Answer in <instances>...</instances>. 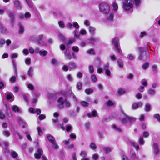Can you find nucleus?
I'll return each instance as SVG.
<instances>
[{"instance_id": "1", "label": "nucleus", "mask_w": 160, "mask_h": 160, "mask_svg": "<svg viewBox=\"0 0 160 160\" xmlns=\"http://www.w3.org/2000/svg\"><path fill=\"white\" fill-rule=\"evenodd\" d=\"M141 0H124L122 2V7L126 11L131 9L135 4L136 7L140 6L141 4Z\"/></svg>"}, {"instance_id": "2", "label": "nucleus", "mask_w": 160, "mask_h": 160, "mask_svg": "<svg viewBox=\"0 0 160 160\" xmlns=\"http://www.w3.org/2000/svg\"><path fill=\"white\" fill-rule=\"evenodd\" d=\"M58 108L61 109L64 108V104L65 107L69 108L70 107L71 103L66 98L63 99L62 97H60L58 100Z\"/></svg>"}, {"instance_id": "3", "label": "nucleus", "mask_w": 160, "mask_h": 160, "mask_svg": "<svg viewBox=\"0 0 160 160\" xmlns=\"http://www.w3.org/2000/svg\"><path fill=\"white\" fill-rule=\"evenodd\" d=\"M138 49L139 53V55L138 56V59L139 60H142L143 61H145L148 58L149 55H147L146 52H144L143 48L139 47Z\"/></svg>"}, {"instance_id": "4", "label": "nucleus", "mask_w": 160, "mask_h": 160, "mask_svg": "<svg viewBox=\"0 0 160 160\" xmlns=\"http://www.w3.org/2000/svg\"><path fill=\"white\" fill-rule=\"evenodd\" d=\"M99 7L100 11L103 13H107L110 11V6L106 3L100 4Z\"/></svg>"}, {"instance_id": "5", "label": "nucleus", "mask_w": 160, "mask_h": 160, "mask_svg": "<svg viewBox=\"0 0 160 160\" xmlns=\"http://www.w3.org/2000/svg\"><path fill=\"white\" fill-rule=\"evenodd\" d=\"M124 117L122 120V123H126L128 122H133L136 120L135 118L129 116L126 114H123Z\"/></svg>"}, {"instance_id": "6", "label": "nucleus", "mask_w": 160, "mask_h": 160, "mask_svg": "<svg viewBox=\"0 0 160 160\" xmlns=\"http://www.w3.org/2000/svg\"><path fill=\"white\" fill-rule=\"evenodd\" d=\"M119 43L118 39V38H116L112 39V43L115 48L117 49L118 52L120 54L122 53V51L121 49L118 47V43Z\"/></svg>"}, {"instance_id": "7", "label": "nucleus", "mask_w": 160, "mask_h": 160, "mask_svg": "<svg viewBox=\"0 0 160 160\" xmlns=\"http://www.w3.org/2000/svg\"><path fill=\"white\" fill-rule=\"evenodd\" d=\"M126 141L128 144H130L131 145L134 147L137 150L139 149V147L138 143L133 142L129 139H127Z\"/></svg>"}, {"instance_id": "8", "label": "nucleus", "mask_w": 160, "mask_h": 160, "mask_svg": "<svg viewBox=\"0 0 160 160\" xmlns=\"http://www.w3.org/2000/svg\"><path fill=\"white\" fill-rule=\"evenodd\" d=\"M16 16L15 13L14 12H9V13L8 16L11 18V22L12 25L15 21Z\"/></svg>"}, {"instance_id": "9", "label": "nucleus", "mask_w": 160, "mask_h": 160, "mask_svg": "<svg viewBox=\"0 0 160 160\" xmlns=\"http://www.w3.org/2000/svg\"><path fill=\"white\" fill-rule=\"evenodd\" d=\"M142 106V103L141 102H138L134 103L133 104L132 106V108L134 109L138 108L139 107H141Z\"/></svg>"}, {"instance_id": "10", "label": "nucleus", "mask_w": 160, "mask_h": 160, "mask_svg": "<svg viewBox=\"0 0 160 160\" xmlns=\"http://www.w3.org/2000/svg\"><path fill=\"white\" fill-rule=\"evenodd\" d=\"M64 55L66 59L70 60L72 58V56L70 53L69 50L68 48L66 49V50L65 52L64 53Z\"/></svg>"}, {"instance_id": "11", "label": "nucleus", "mask_w": 160, "mask_h": 160, "mask_svg": "<svg viewBox=\"0 0 160 160\" xmlns=\"http://www.w3.org/2000/svg\"><path fill=\"white\" fill-rule=\"evenodd\" d=\"M153 148L155 155H156L159 152V150L158 148V145L157 143H153Z\"/></svg>"}, {"instance_id": "12", "label": "nucleus", "mask_w": 160, "mask_h": 160, "mask_svg": "<svg viewBox=\"0 0 160 160\" xmlns=\"http://www.w3.org/2000/svg\"><path fill=\"white\" fill-rule=\"evenodd\" d=\"M43 153V151L42 150L38 149V153H35L34 154L35 157L37 159H39L42 155Z\"/></svg>"}, {"instance_id": "13", "label": "nucleus", "mask_w": 160, "mask_h": 160, "mask_svg": "<svg viewBox=\"0 0 160 160\" xmlns=\"http://www.w3.org/2000/svg\"><path fill=\"white\" fill-rule=\"evenodd\" d=\"M114 12H111L109 14L107 18V20L108 22H111L113 21V20Z\"/></svg>"}, {"instance_id": "14", "label": "nucleus", "mask_w": 160, "mask_h": 160, "mask_svg": "<svg viewBox=\"0 0 160 160\" xmlns=\"http://www.w3.org/2000/svg\"><path fill=\"white\" fill-rule=\"evenodd\" d=\"M87 115L89 118H90L91 117H95L96 116H98L97 112L95 110H94L92 112H91L88 113Z\"/></svg>"}, {"instance_id": "15", "label": "nucleus", "mask_w": 160, "mask_h": 160, "mask_svg": "<svg viewBox=\"0 0 160 160\" xmlns=\"http://www.w3.org/2000/svg\"><path fill=\"white\" fill-rule=\"evenodd\" d=\"M14 6L16 8L19 10H20L22 8V7L20 5V2L19 1L17 0L14 2Z\"/></svg>"}, {"instance_id": "16", "label": "nucleus", "mask_w": 160, "mask_h": 160, "mask_svg": "<svg viewBox=\"0 0 160 160\" xmlns=\"http://www.w3.org/2000/svg\"><path fill=\"white\" fill-rule=\"evenodd\" d=\"M130 154L131 160H139L135 152H131Z\"/></svg>"}, {"instance_id": "17", "label": "nucleus", "mask_w": 160, "mask_h": 160, "mask_svg": "<svg viewBox=\"0 0 160 160\" xmlns=\"http://www.w3.org/2000/svg\"><path fill=\"white\" fill-rule=\"evenodd\" d=\"M18 122L19 124L23 128H25V122L21 118H19L18 120Z\"/></svg>"}, {"instance_id": "18", "label": "nucleus", "mask_w": 160, "mask_h": 160, "mask_svg": "<svg viewBox=\"0 0 160 160\" xmlns=\"http://www.w3.org/2000/svg\"><path fill=\"white\" fill-rule=\"evenodd\" d=\"M112 6L113 7V11L112 12H116L118 9V4L116 2H114L112 3Z\"/></svg>"}, {"instance_id": "19", "label": "nucleus", "mask_w": 160, "mask_h": 160, "mask_svg": "<svg viewBox=\"0 0 160 160\" xmlns=\"http://www.w3.org/2000/svg\"><path fill=\"white\" fill-rule=\"evenodd\" d=\"M99 41V39L97 38H92L88 40V42L89 43L94 44L95 42Z\"/></svg>"}, {"instance_id": "20", "label": "nucleus", "mask_w": 160, "mask_h": 160, "mask_svg": "<svg viewBox=\"0 0 160 160\" xmlns=\"http://www.w3.org/2000/svg\"><path fill=\"white\" fill-rule=\"evenodd\" d=\"M88 29L90 33L93 35L95 33L96 29L95 27L90 26L89 27Z\"/></svg>"}, {"instance_id": "21", "label": "nucleus", "mask_w": 160, "mask_h": 160, "mask_svg": "<svg viewBox=\"0 0 160 160\" xmlns=\"http://www.w3.org/2000/svg\"><path fill=\"white\" fill-rule=\"evenodd\" d=\"M0 31L2 33H6L7 30L0 22Z\"/></svg>"}, {"instance_id": "22", "label": "nucleus", "mask_w": 160, "mask_h": 160, "mask_svg": "<svg viewBox=\"0 0 160 160\" xmlns=\"http://www.w3.org/2000/svg\"><path fill=\"white\" fill-rule=\"evenodd\" d=\"M59 116V114L57 112H55L53 114V116L56 118L55 119H52L53 122L56 123L58 122V117Z\"/></svg>"}, {"instance_id": "23", "label": "nucleus", "mask_w": 160, "mask_h": 160, "mask_svg": "<svg viewBox=\"0 0 160 160\" xmlns=\"http://www.w3.org/2000/svg\"><path fill=\"white\" fill-rule=\"evenodd\" d=\"M103 151L106 153H107L111 151V148L108 147H104L102 148Z\"/></svg>"}, {"instance_id": "24", "label": "nucleus", "mask_w": 160, "mask_h": 160, "mask_svg": "<svg viewBox=\"0 0 160 160\" xmlns=\"http://www.w3.org/2000/svg\"><path fill=\"white\" fill-rule=\"evenodd\" d=\"M47 138L49 141H50L51 143H52L54 141H55V140L54 138L53 137L52 135H48L47 136Z\"/></svg>"}, {"instance_id": "25", "label": "nucleus", "mask_w": 160, "mask_h": 160, "mask_svg": "<svg viewBox=\"0 0 160 160\" xmlns=\"http://www.w3.org/2000/svg\"><path fill=\"white\" fill-rule=\"evenodd\" d=\"M33 68L31 67L29 68L28 71V74L29 76L32 77L33 75Z\"/></svg>"}, {"instance_id": "26", "label": "nucleus", "mask_w": 160, "mask_h": 160, "mask_svg": "<svg viewBox=\"0 0 160 160\" xmlns=\"http://www.w3.org/2000/svg\"><path fill=\"white\" fill-rule=\"evenodd\" d=\"M118 64L120 68H122L123 66V63L122 60L120 59H118L117 60Z\"/></svg>"}, {"instance_id": "27", "label": "nucleus", "mask_w": 160, "mask_h": 160, "mask_svg": "<svg viewBox=\"0 0 160 160\" xmlns=\"http://www.w3.org/2000/svg\"><path fill=\"white\" fill-rule=\"evenodd\" d=\"M69 67L71 69H74L76 68V66L73 62H70L69 64Z\"/></svg>"}, {"instance_id": "28", "label": "nucleus", "mask_w": 160, "mask_h": 160, "mask_svg": "<svg viewBox=\"0 0 160 160\" xmlns=\"http://www.w3.org/2000/svg\"><path fill=\"white\" fill-rule=\"evenodd\" d=\"M151 105L148 104L147 103L145 106V110L146 112H149L151 109Z\"/></svg>"}, {"instance_id": "29", "label": "nucleus", "mask_w": 160, "mask_h": 160, "mask_svg": "<svg viewBox=\"0 0 160 160\" xmlns=\"http://www.w3.org/2000/svg\"><path fill=\"white\" fill-rule=\"evenodd\" d=\"M70 96L72 98L73 101L75 102H77L78 99L74 94L72 92L70 93Z\"/></svg>"}, {"instance_id": "30", "label": "nucleus", "mask_w": 160, "mask_h": 160, "mask_svg": "<svg viewBox=\"0 0 160 160\" xmlns=\"http://www.w3.org/2000/svg\"><path fill=\"white\" fill-rule=\"evenodd\" d=\"M85 92L87 94H90L92 93L93 92V89L91 88H89L86 89L85 90Z\"/></svg>"}, {"instance_id": "31", "label": "nucleus", "mask_w": 160, "mask_h": 160, "mask_svg": "<svg viewBox=\"0 0 160 160\" xmlns=\"http://www.w3.org/2000/svg\"><path fill=\"white\" fill-rule=\"evenodd\" d=\"M86 52L87 53L91 55H94L95 54L94 50L93 49L88 50Z\"/></svg>"}, {"instance_id": "32", "label": "nucleus", "mask_w": 160, "mask_h": 160, "mask_svg": "<svg viewBox=\"0 0 160 160\" xmlns=\"http://www.w3.org/2000/svg\"><path fill=\"white\" fill-rule=\"evenodd\" d=\"M14 97V96L13 94L10 93L9 94H8L7 95V98L8 100L12 99V101L13 100V98Z\"/></svg>"}, {"instance_id": "33", "label": "nucleus", "mask_w": 160, "mask_h": 160, "mask_svg": "<svg viewBox=\"0 0 160 160\" xmlns=\"http://www.w3.org/2000/svg\"><path fill=\"white\" fill-rule=\"evenodd\" d=\"M90 147L91 149L93 150L96 149L97 147L96 144L93 142H91V143L90 145Z\"/></svg>"}, {"instance_id": "34", "label": "nucleus", "mask_w": 160, "mask_h": 160, "mask_svg": "<svg viewBox=\"0 0 160 160\" xmlns=\"http://www.w3.org/2000/svg\"><path fill=\"white\" fill-rule=\"evenodd\" d=\"M148 93L149 94L154 95L155 93V91L152 89H149L148 91Z\"/></svg>"}, {"instance_id": "35", "label": "nucleus", "mask_w": 160, "mask_h": 160, "mask_svg": "<svg viewBox=\"0 0 160 160\" xmlns=\"http://www.w3.org/2000/svg\"><path fill=\"white\" fill-rule=\"evenodd\" d=\"M89 72L91 74L94 72V68L93 66L92 65H90L88 67Z\"/></svg>"}, {"instance_id": "36", "label": "nucleus", "mask_w": 160, "mask_h": 160, "mask_svg": "<svg viewBox=\"0 0 160 160\" xmlns=\"http://www.w3.org/2000/svg\"><path fill=\"white\" fill-rule=\"evenodd\" d=\"M149 65V63L148 62H146L142 65V68L143 69L146 70L148 67Z\"/></svg>"}, {"instance_id": "37", "label": "nucleus", "mask_w": 160, "mask_h": 160, "mask_svg": "<svg viewBox=\"0 0 160 160\" xmlns=\"http://www.w3.org/2000/svg\"><path fill=\"white\" fill-rule=\"evenodd\" d=\"M58 36L59 39L63 41V42H65V39L64 36L60 33H59L58 35Z\"/></svg>"}, {"instance_id": "38", "label": "nucleus", "mask_w": 160, "mask_h": 160, "mask_svg": "<svg viewBox=\"0 0 160 160\" xmlns=\"http://www.w3.org/2000/svg\"><path fill=\"white\" fill-rule=\"evenodd\" d=\"M48 53V52L46 50H41L39 54L40 56H42L44 57L45 56V55H47Z\"/></svg>"}, {"instance_id": "39", "label": "nucleus", "mask_w": 160, "mask_h": 160, "mask_svg": "<svg viewBox=\"0 0 160 160\" xmlns=\"http://www.w3.org/2000/svg\"><path fill=\"white\" fill-rule=\"evenodd\" d=\"M91 79L92 81L94 82H96L97 80L96 76L94 74H92L91 75Z\"/></svg>"}, {"instance_id": "40", "label": "nucleus", "mask_w": 160, "mask_h": 160, "mask_svg": "<svg viewBox=\"0 0 160 160\" xmlns=\"http://www.w3.org/2000/svg\"><path fill=\"white\" fill-rule=\"evenodd\" d=\"M12 109L13 111L15 112H18L19 111V109L18 107L16 105L12 106Z\"/></svg>"}, {"instance_id": "41", "label": "nucleus", "mask_w": 160, "mask_h": 160, "mask_svg": "<svg viewBox=\"0 0 160 160\" xmlns=\"http://www.w3.org/2000/svg\"><path fill=\"white\" fill-rule=\"evenodd\" d=\"M80 103H81L82 106L84 107H88L89 105L88 103L83 101H81Z\"/></svg>"}, {"instance_id": "42", "label": "nucleus", "mask_w": 160, "mask_h": 160, "mask_svg": "<svg viewBox=\"0 0 160 160\" xmlns=\"http://www.w3.org/2000/svg\"><path fill=\"white\" fill-rule=\"evenodd\" d=\"M80 155L83 158L87 156V153L86 151H81L80 153Z\"/></svg>"}, {"instance_id": "43", "label": "nucleus", "mask_w": 160, "mask_h": 160, "mask_svg": "<svg viewBox=\"0 0 160 160\" xmlns=\"http://www.w3.org/2000/svg\"><path fill=\"white\" fill-rule=\"evenodd\" d=\"M153 117L157 119V120L158 122H160V115L158 114H155L153 115Z\"/></svg>"}, {"instance_id": "44", "label": "nucleus", "mask_w": 160, "mask_h": 160, "mask_svg": "<svg viewBox=\"0 0 160 160\" xmlns=\"http://www.w3.org/2000/svg\"><path fill=\"white\" fill-rule=\"evenodd\" d=\"M24 29L23 27L21 25H20L19 29V33L20 34H21L22 33H23V32H24Z\"/></svg>"}, {"instance_id": "45", "label": "nucleus", "mask_w": 160, "mask_h": 160, "mask_svg": "<svg viewBox=\"0 0 160 160\" xmlns=\"http://www.w3.org/2000/svg\"><path fill=\"white\" fill-rule=\"evenodd\" d=\"M77 88L81 90L82 89V84L81 82H78L76 85Z\"/></svg>"}, {"instance_id": "46", "label": "nucleus", "mask_w": 160, "mask_h": 160, "mask_svg": "<svg viewBox=\"0 0 160 160\" xmlns=\"http://www.w3.org/2000/svg\"><path fill=\"white\" fill-rule=\"evenodd\" d=\"M27 3L29 5V6L31 8H33V6L32 4V2L30 0H26Z\"/></svg>"}, {"instance_id": "47", "label": "nucleus", "mask_w": 160, "mask_h": 160, "mask_svg": "<svg viewBox=\"0 0 160 160\" xmlns=\"http://www.w3.org/2000/svg\"><path fill=\"white\" fill-rule=\"evenodd\" d=\"M2 134L4 136L6 137H8L10 135V134L9 131H3L2 132Z\"/></svg>"}, {"instance_id": "48", "label": "nucleus", "mask_w": 160, "mask_h": 160, "mask_svg": "<svg viewBox=\"0 0 160 160\" xmlns=\"http://www.w3.org/2000/svg\"><path fill=\"white\" fill-rule=\"evenodd\" d=\"M152 71L155 73H156L157 72V66L156 64H154L152 66Z\"/></svg>"}, {"instance_id": "49", "label": "nucleus", "mask_w": 160, "mask_h": 160, "mask_svg": "<svg viewBox=\"0 0 160 160\" xmlns=\"http://www.w3.org/2000/svg\"><path fill=\"white\" fill-rule=\"evenodd\" d=\"M139 142L140 145H143L144 144V142L143 139V137L140 136L139 139Z\"/></svg>"}, {"instance_id": "50", "label": "nucleus", "mask_w": 160, "mask_h": 160, "mask_svg": "<svg viewBox=\"0 0 160 160\" xmlns=\"http://www.w3.org/2000/svg\"><path fill=\"white\" fill-rule=\"evenodd\" d=\"M112 127L115 130L117 131L118 132H120L121 131V130L118 127L115 125L113 124L112 125Z\"/></svg>"}, {"instance_id": "51", "label": "nucleus", "mask_w": 160, "mask_h": 160, "mask_svg": "<svg viewBox=\"0 0 160 160\" xmlns=\"http://www.w3.org/2000/svg\"><path fill=\"white\" fill-rule=\"evenodd\" d=\"M52 143V145L53 148L54 149H56L58 148L59 146L56 143V141Z\"/></svg>"}, {"instance_id": "52", "label": "nucleus", "mask_w": 160, "mask_h": 160, "mask_svg": "<svg viewBox=\"0 0 160 160\" xmlns=\"http://www.w3.org/2000/svg\"><path fill=\"white\" fill-rule=\"evenodd\" d=\"M58 23L60 28H63L65 27V25L63 21H61L58 22Z\"/></svg>"}, {"instance_id": "53", "label": "nucleus", "mask_w": 160, "mask_h": 160, "mask_svg": "<svg viewBox=\"0 0 160 160\" xmlns=\"http://www.w3.org/2000/svg\"><path fill=\"white\" fill-rule=\"evenodd\" d=\"M125 92V91L124 90L120 89L118 90L117 93L119 95H120L123 94Z\"/></svg>"}, {"instance_id": "54", "label": "nucleus", "mask_w": 160, "mask_h": 160, "mask_svg": "<svg viewBox=\"0 0 160 160\" xmlns=\"http://www.w3.org/2000/svg\"><path fill=\"white\" fill-rule=\"evenodd\" d=\"M141 83L144 86H147L148 85L147 81L145 79L142 80L141 81Z\"/></svg>"}, {"instance_id": "55", "label": "nucleus", "mask_w": 160, "mask_h": 160, "mask_svg": "<svg viewBox=\"0 0 160 160\" xmlns=\"http://www.w3.org/2000/svg\"><path fill=\"white\" fill-rule=\"evenodd\" d=\"M5 43V41L4 39H0V48H2L3 45Z\"/></svg>"}, {"instance_id": "56", "label": "nucleus", "mask_w": 160, "mask_h": 160, "mask_svg": "<svg viewBox=\"0 0 160 160\" xmlns=\"http://www.w3.org/2000/svg\"><path fill=\"white\" fill-rule=\"evenodd\" d=\"M99 155L98 154H94L92 155V158L93 160H97L98 159Z\"/></svg>"}, {"instance_id": "57", "label": "nucleus", "mask_w": 160, "mask_h": 160, "mask_svg": "<svg viewBox=\"0 0 160 160\" xmlns=\"http://www.w3.org/2000/svg\"><path fill=\"white\" fill-rule=\"evenodd\" d=\"M149 135V133L146 131H145L143 132V136L144 138H147Z\"/></svg>"}, {"instance_id": "58", "label": "nucleus", "mask_w": 160, "mask_h": 160, "mask_svg": "<svg viewBox=\"0 0 160 160\" xmlns=\"http://www.w3.org/2000/svg\"><path fill=\"white\" fill-rule=\"evenodd\" d=\"M109 64L108 63H107L103 65V69L105 71L109 70Z\"/></svg>"}, {"instance_id": "59", "label": "nucleus", "mask_w": 160, "mask_h": 160, "mask_svg": "<svg viewBox=\"0 0 160 160\" xmlns=\"http://www.w3.org/2000/svg\"><path fill=\"white\" fill-rule=\"evenodd\" d=\"M37 129L38 131V134L39 135L41 136L42 134V130L41 128L40 127L37 128Z\"/></svg>"}, {"instance_id": "60", "label": "nucleus", "mask_w": 160, "mask_h": 160, "mask_svg": "<svg viewBox=\"0 0 160 160\" xmlns=\"http://www.w3.org/2000/svg\"><path fill=\"white\" fill-rule=\"evenodd\" d=\"M27 86L29 89L31 90H33L34 89L33 86L32 84H28Z\"/></svg>"}, {"instance_id": "61", "label": "nucleus", "mask_w": 160, "mask_h": 160, "mask_svg": "<svg viewBox=\"0 0 160 160\" xmlns=\"http://www.w3.org/2000/svg\"><path fill=\"white\" fill-rule=\"evenodd\" d=\"M25 134L28 140L30 141H31L32 140V139L29 132H25Z\"/></svg>"}, {"instance_id": "62", "label": "nucleus", "mask_w": 160, "mask_h": 160, "mask_svg": "<svg viewBox=\"0 0 160 160\" xmlns=\"http://www.w3.org/2000/svg\"><path fill=\"white\" fill-rule=\"evenodd\" d=\"M67 78L69 82H71L73 80L72 76L70 74H69L67 75Z\"/></svg>"}, {"instance_id": "63", "label": "nucleus", "mask_w": 160, "mask_h": 160, "mask_svg": "<svg viewBox=\"0 0 160 160\" xmlns=\"http://www.w3.org/2000/svg\"><path fill=\"white\" fill-rule=\"evenodd\" d=\"M72 49V50L75 52H78L79 51V48L77 46H73Z\"/></svg>"}, {"instance_id": "64", "label": "nucleus", "mask_w": 160, "mask_h": 160, "mask_svg": "<svg viewBox=\"0 0 160 160\" xmlns=\"http://www.w3.org/2000/svg\"><path fill=\"white\" fill-rule=\"evenodd\" d=\"M106 104L108 106H111L114 105V103L111 100L108 101L106 103Z\"/></svg>"}]
</instances>
